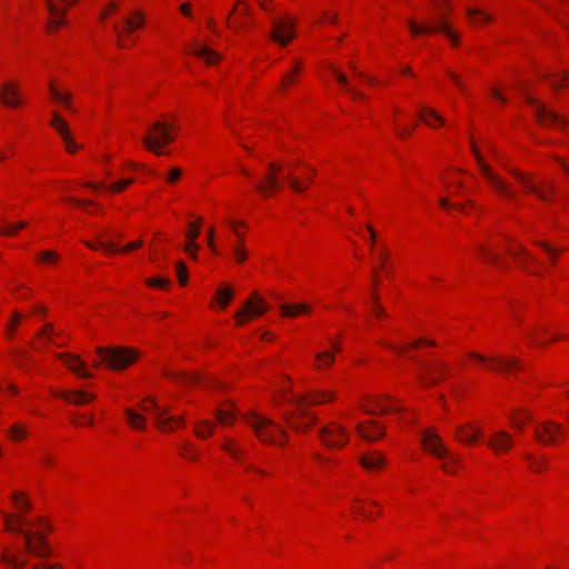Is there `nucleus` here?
Here are the masks:
<instances>
[{"instance_id": "e2e57ef3", "label": "nucleus", "mask_w": 569, "mask_h": 569, "mask_svg": "<svg viewBox=\"0 0 569 569\" xmlns=\"http://www.w3.org/2000/svg\"><path fill=\"white\" fill-rule=\"evenodd\" d=\"M199 246L196 243V240H189L187 241L186 246H184V251L187 253L190 254V257H192L193 259L197 258V250H198Z\"/></svg>"}, {"instance_id": "6e6552de", "label": "nucleus", "mask_w": 569, "mask_h": 569, "mask_svg": "<svg viewBox=\"0 0 569 569\" xmlns=\"http://www.w3.org/2000/svg\"><path fill=\"white\" fill-rule=\"evenodd\" d=\"M408 26L413 36L418 34H430L432 32L442 31L448 38L451 39L453 44H458L459 37L458 34L451 30L445 19L443 12L439 9V17L436 20L435 24L425 23L419 24L415 20H409Z\"/></svg>"}, {"instance_id": "c9c22d12", "label": "nucleus", "mask_w": 569, "mask_h": 569, "mask_svg": "<svg viewBox=\"0 0 569 569\" xmlns=\"http://www.w3.org/2000/svg\"><path fill=\"white\" fill-rule=\"evenodd\" d=\"M216 299L220 303L221 308L224 309L232 299V291L228 287H223L217 290Z\"/></svg>"}, {"instance_id": "4be33fe9", "label": "nucleus", "mask_w": 569, "mask_h": 569, "mask_svg": "<svg viewBox=\"0 0 569 569\" xmlns=\"http://www.w3.org/2000/svg\"><path fill=\"white\" fill-rule=\"evenodd\" d=\"M512 443L511 436L503 430L497 431L487 442L488 447L495 452L508 450L512 447Z\"/></svg>"}, {"instance_id": "f03ea898", "label": "nucleus", "mask_w": 569, "mask_h": 569, "mask_svg": "<svg viewBox=\"0 0 569 569\" xmlns=\"http://www.w3.org/2000/svg\"><path fill=\"white\" fill-rule=\"evenodd\" d=\"M333 399L329 391H317L315 395L289 396L288 402L295 408L283 412V420L297 432H306L316 423V417L307 409L308 405H318Z\"/></svg>"}, {"instance_id": "a19ab883", "label": "nucleus", "mask_w": 569, "mask_h": 569, "mask_svg": "<svg viewBox=\"0 0 569 569\" xmlns=\"http://www.w3.org/2000/svg\"><path fill=\"white\" fill-rule=\"evenodd\" d=\"M236 417V412L232 409H219L216 411V418L221 425H229L233 418Z\"/></svg>"}, {"instance_id": "393cba45", "label": "nucleus", "mask_w": 569, "mask_h": 569, "mask_svg": "<svg viewBox=\"0 0 569 569\" xmlns=\"http://www.w3.org/2000/svg\"><path fill=\"white\" fill-rule=\"evenodd\" d=\"M481 435V430L473 427L459 426L456 432V437L461 442H476Z\"/></svg>"}, {"instance_id": "473e14b6", "label": "nucleus", "mask_w": 569, "mask_h": 569, "mask_svg": "<svg viewBox=\"0 0 569 569\" xmlns=\"http://www.w3.org/2000/svg\"><path fill=\"white\" fill-rule=\"evenodd\" d=\"M282 315L284 317H295L299 312H309L310 308L305 303L299 305H282L281 307Z\"/></svg>"}, {"instance_id": "6ab92c4d", "label": "nucleus", "mask_w": 569, "mask_h": 569, "mask_svg": "<svg viewBox=\"0 0 569 569\" xmlns=\"http://www.w3.org/2000/svg\"><path fill=\"white\" fill-rule=\"evenodd\" d=\"M357 430L365 440L371 442L385 436V428L376 421L359 423Z\"/></svg>"}, {"instance_id": "ddd939ff", "label": "nucleus", "mask_w": 569, "mask_h": 569, "mask_svg": "<svg viewBox=\"0 0 569 569\" xmlns=\"http://www.w3.org/2000/svg\"><path fill=\"white\" fill-rule=\"evenodd\" d=\"M535 435L539 442L552 445L565 435V430L559 423L548 420L536 425Z\"/></svg>"}, {"instance_id": "680f3d73", "label": "nucleus", "mask_w": 569, "mask_h": 569, "mask_svg": "<svg viewBox=\"0 0 569 569\" xmlns=\"http://www.w3.org/2000/svg\"><path fill=\"white\" fill-rule=\"evenodd\" d=\"M21 313L18 312V311H14L12 313V320L11 322L8 325V337H11L12 333H13V330L16 329L17 325L19 323V321L21 320Z\"/></svg>"}, {"instance_id": "aec40b11", "label": "nucleus", "mask_w": 569, "mask_h": 569, "mask_svg": "<svg viewBox=\"0 0 569 569\" xmlns=\"http://www.w3.org/2000/svg\"><path fill=\"white\" fill-rule=\"evenodd\" d=\"M64 361V365L78 377L90 378L91 373L87 371L86 363L80 359L79 356L71 353H61L58 356Z\"/></svg>"}, {"instance_id": "c03bdc74", "label": "nucleus", "mask_w": 569, "mask_h": 569, "mask_svg": "<svg viewBox=\"0 0 569 569\" xmlns=\"http://www.w3.org/2000/svg\"><path fill=\"white\" fill-rule=\"evenodd\" d=\"M286 180L292 190L297 193H301L307 190L308 186L303 184L299 179L295 178L292 174L286 176Z\"/></svg>"}, {"instance_id": "7ed1b4c3", "label": "nucleus", "mask_w": 569, "mask_h": 569, "mask_svg": "<svg viewBox=\"0 0 569 569\" xmlns=\"http://www.w3.org/2000/svg\"><path fill=\"white\" fill-rule=\"evenodd\" d=\"M96 351L99 355L100 360L94 362V366L98 367L103 363L116 371L126 369L139 357V352L137 350L118 346L98 347Z\"/></svg>"}, {"instance_id": "4d7b16f0", "label": "nucleus", "mask_w": 569, "mask_h": 569, "mask_svg": "<svg viewBox=\"0 0 569 569\" xmlns=\"http://www.w3.org/2000/svg\"><path fill=\"white\" fill-rule=\"evenodd\" d=\"M132 182H133L132 179H122L119 182L111 184L109 187V190L113 191V192H119V191L123 190L124 188H127L128 186H130Z\"/></svg>"}, {"instance_id": "4468645a", "label": "nucleus", "mask_w": 569, "mask_h": 569, "mask_svg": "<svg viewBox=\"0 0 569 569\" xmlns=\"http://www.w3.org/2000/svg\"><path fill=\"white\" fill-rule=\"evenodd\" d=\"M266 310L267 306L263 299H261L257 293H253L251 300L246 301L242 309L234 313V317L238 320V325H242L250 318L264 313Z\"/></svg>"}, {"instance_id": "e433bc0d", "label": "nucleus", "mask_w": 569, "mask_h": 569, "mask_svg": "<svg viewBox=\"0 0 569 569\" xmlns=\"http://www.w3.org/2000/svg\"><path fill=\"white\" fill-rule=\"evenodd\" d=\"M27 227L26 221H20L17 223H8L7 226H0V234L12 237L16 234L18 230H21Z\"/></svg>"}, {"instance_id": "a878e982", "label": "nucleus", "mask_w": 569, "mask_h": 569, "mask_svg": "<svg viewBox=\"0 0 569 569\" xmlns=\"http://www.w3.org/2000/svg\"><path fill=\"white\" fill-rule=\"evenodd\" d=\"M419 117L429 127L435 128L437 124H442L443 118L433 109L423 107L419 110Z\"/></svg>"}, {"instance_id": "1a4fd4ad", "label": "nucleus", "mask_w": 569, "mask_h": 569, "mask_svg": "<svg viewBox=\"0 0 569 569\" xmlns=\"http://www.w3.org/2000/svg\"><path fill=\"white\" fill-rule=\"evenodd\" d=\"M472 152L477 159V162L480 167V170L482 174L486 177V179L489 181V183L492 186V188L501 196L506 197L507 199H513L515 192L512 189H510L506 182L500 179L496 173L492 172L490 167L485 162L482 156L480 154L479 150L475 144H472Z\"/></svg>"}, {"instance_id": "338daca9", "label": "nucleus", "mask_w": 569, "mask_h": 569, "mask_svg": "<svg viewBox=\"0 0 569 569\" xmlns=\"http://www.w3.org/2000/svg\"><path fill=\"white\" fill-rule=\"evenodd\" d=\"M222 448L230 453L233 458L238 459L240 456V450L236 449L230 441L223 443Z\"/></svg>"}, {"instance_id": "49530a36", "label": "nucleus", "mask_w": 569, "mask_h": 569, "mask_svg": "<svg viewBox=\"0 0 569 569\" xmlns=\"http://www.w3.org/2000/svg\"><path fill=\"white\" fill-rule=\"evenodd\" d=\"M525 458L530 463V467L535 472H539L546 467V461L543 458H535L531 455H526Z\"/></svg>"}, {"instance_id": "a18cd8bd", "label": "nucleus", "mask_w": 569, "mask_h": 569, "mask_svg": "<svg viewBox=\"0 0 569 569\" xmlns=\"http://www.w3.org/2000/svg\"><path fill=\"white\" fill-rule=\"evenodd\" d=\"M86 246L90 249H97L99 247L108 250V251H112V250H117V246L110 241H108L106 238H102V237H99V243L96 244V243H91V242H86Z\"/></svg>"}, {"instance_id": "c756f323", "label": "nucleus", "mask_w": 569, "mask_h": 569, "mask_svg": "<svg viewBox=\"0 0 569 569\" xmlns=\"http://www.w3.org/2000/svg\"><path fill=\"white\" fill-rule=\"evenodd\" d=\"M124 413L131 428L137 430H143L146 428V418L142 415L130 408H126Z\"/></svg>"}, {"instance_id": "cd10ccee", "label": "nucleus", "mask_w": 569, "mask_h": 569, "mask_svg": "<svg viewBox=\"0 0 569 569\" xmlns=\"http://www.w3.org/2000/svg\"><path fill=\"white\" fill-rule=\"evenodd\" d=\"M49 90L53 101L61 103L63 107L74 112L70 102L71 94L69 92L59 91L52 81L49 82Z\"/></svg>"}, {"instance_id": "7c9ffc66", "label": "nucleus", "mask_w": 569, "mask_h": 569, "mask_svg": "<svg viewBox=\"0 0 569 569\" xmlns=\"http://www.w3.org/2000/svg\"><path fill=\"white\" fill-rule=\"evenodd\" d=\"M193 53L204 59V61L209 64L216 63L220 60V54L206 46L196 48Z\"/></svg>"}, {"instance_id": "39448f33", "label": "nucleus", "mask_w": 569, "mask_h": 569, "mask_svg": "<svg viewBox=\"0 0 569 569\" xmlns=\"http://www.w3.org/2000/svg\"><path fill=\"white\" fill-rule=\"evenodd\" d=\"M171 128V126L164 122H154L152 127L148 128L147 134L141 139L143 146L157 156L163 154L162 146L174 140Z\"/></svg>"}, {"instance_id": "72a5a7b5", "label": "nucleus", "mask_w": 569, "mask_h": 569, "mask_svg": "<svg viewBox=\"0 0 569 569\" xmlns=\"http://www.w3.org/2000/svg\"><path fill=\"white\" fill-rule=\"evenodd\" d=\"M419 345L435 346L436 342L433 340L418 339L411 346H389V345L383 343V346L390 348L392 351H395L398 355H402L408 349L416 348Z\"/></svg>"}, {"instance_id": "6e6d98bb", "label": "nucleus", "mask_w": 569, "mask_h": 569, "mask_svg": "<svg viewBox=\"0 0 569 569\" xmlns=\"http://www.w3.org/2000/svg\"><path fill=\"white\" fill-rule=\"evenodd\" d=\"M316 358L323 366H330L335 360L333 355L329 351L317 353Z\"/></svg>"}, {"instance_id": "423d86ee", "label": "nucleus", "mask_w": 569, "mask_h": 569, "mask_svg": "<svg viewBox=\"0 0 569 569\" xmlns=\"http://www.w3.org/2000/svg\"><path fill=\"white\" fill-rule=\"evenodd\" d=\"M143 411H153V418L157 426L161 431L171 432L176 427L183 425V417L170 416L169 408L160 407L157 400L149 397L144 400V405L141 407Z\"/></svg>"}, {"instance_id": "b1692460", "label": "nucleus", "mask_w": 569, "mask_h": 569, "mask_svg": "<svg viewBox=\"0 0 569 569\" xmlns=\"http://www.w3.org/2000/svg\"><path fill=\"white\" fill-rule=\"evenodd\" d=\"M511 173L516 177L519 183L529 192L536 193L542 200H549V196L545 191L538 190L531 180V177L519 170H511Z\"/></svg>"}, {"instance_id": "774afa93", "label": "nucleus", "mask_w": 569, "mask_h": 569, "mask_svg": "<svg viewBox=\"0 0 569 569\" xmlns=\"http://www.w3.org/2000/svg\"><path fill=\"white\" fill-rule=\"evenodd\" d=\"M33 569H62V567L59 563H44L41 565L40 562H33L32 563Z\"/></svg>"}, {"instance_id": "37998d69", "label": "nucleus", "mask_w": 569, "mask_h": 569, "mask_svg": "<svg viewBox=\"0 0 569 569\" xmlns=\"http://www.w3.org/2000/svg\"><path fill=\"white\" fill-rule=\"evenodd\" d=\"M468 17L472 23H485L491 19L487 13L478 9L469 10Z\"/></svg>"}, {"instance_id": "13d9d810", "label": "nucleus", "mask_w": 569, "mask_h": 569, "mask_svg": "<svg viewBox=\"0 0 569 569\" xmlns=\"http://www.w3.org/2000/svg\"><path fill=\"white\" fill-rule=\"evenodd\" d=\"M547 332H548L547 328H541L540 330H537L536 332H531L530 337L535 343L542 345L546 342V340L543 338V333H547Z\"/></svg>"}, {"instance_id": "69168bd1", "label": "nucleus", "mask_w": 569, "mask_h": 569, "mask_svg": "<svg viewBox=\"0 0 569 569\" xmlns=\"http://www.w3.org/2000/svg\"><path fill=\"white\" fill-rule=\"evenodd\" d=\"M350 68L352 69V72L355 74V77H358V78H363L366 79L370 84H375L376 83V79L373 77H370V76H366L365 73H362L361 71H359L353 64H350Z\"/></svg>"}, {"instance_id": "0e129e2a", "label": "nucleus", "mask_w": 569, "mask_h": 569, "mask_svg": "<svg viewBox=\"0 0 569 569\" xmlns=\"http://www.w3.org/2000/svg\"><path fill=\"white\" fill-rule=\"evenodd\" d=\"M531 417L529 413L527 412H523V418H518V417H512V425L518 428L519 430H521L523 428V425H525V421L526 420H530Z\"/></svg>"}, {"instance_id": "9d476101", "label": "nucleus", "mask_w": 569, "mask_h": 569, "mask_svg": "<svg viewBox=\"0 0 569 569\" xmlns=\"http://www.w3.org/2000/svg\"><path fill=\"white\" fill-rule=\"evenodd\" d=\"M319 435L322 443L328 448H342L348 441L347 430L336 422L320 428Z\"/></svg>"}, {"instance_id": "bf43d9fd", "label": "nucleus", "mask_w": 569, "mask_h": 569, "mask_svg": "<svg viewBox=\"0 0 569 569\" xmlns=\"http://www.w3.org/2000/svg\"><path fill=\"white\" fill-rule=\"evenodd\" d=\"M232 252L238 262H243L248 256L246 249L240 244L234 246Z\"/></svg>"}, {"instance_id": "ea45409f", "label": "nucleus", "mask_w": 569, "mask_h": 569, "mask_svg": "<svg viewBox=\"0 0 569 569\" xmlns=\"http://www.w3.org/2000/svg\"><path fill=\"white\" fill-rule=\"evenodd\" d=\"M536 244L546 251V253L551 259L552 264L556 262L557 257L563 251L562 249L555 248L550 243L545 241H536Z\"/></svg>"}, {"instance_id": "2f4dec72", "label": "nucleus", "mask_w": 569, "mask_h": 569, "mask_svg": "<svg viewBox=\"0 0 569 569\" xmlns=\"http://www.w3.org/2000/svg\"><path fill=\"white\" fill-rule=\"evenodd\" d=\"M214 423L209 420H201L196 425L194 433L199 438H208L213 433Z\"/></svg>"}, {"instance_id": "de8ad7c7", "label": "nucleus", "mask_w": 569, "mask_h": 569, "mask_svg": "<svg viewBox=\"0 0 569 569\" xmlns=\"http://www.w3.org/2000/svg\"><path fill=\"white\" fill-rule=\"evenodd\" d=\"M371 312L373 315H376L378 318L386 317V311L383 310V308L381 307V305L379 302V296L377 295V292L372 293Z\"/></svg>"}, {"instance_id": "58836bf2", "label": "nucleus", "mask_w": 569, "mask_h": 569, "mask_svg": "<svg viewBox=\"0 0 569 569\" xmlns=\"http://www.w3.org/2000/svg\"><path fill=\"white\" fill-rule=\"evenodd\" d=\"M143 22H144V16L141 11H137L134 13V18L124 19V23H126L128 30H130V31L141 28L143 26Z\"/></svg>"}, {"instance_id": "f257e3e1", "label": "nucleus", "mask_w": 569, "mask_h": 569, "mask_svg": "<svg viewBox=\"0 0 569 569\" xmlns=\"http://www.w3.org/2000/svg\"><path fill=\"white\" fill-rule=\"evenodd\" d=\"M6 528L10 532L19 533L23 537V556L3 552L1 560L12 569H22L28 563V556L36 558H47L52 549L48 540V533L53 530L52 526L42 517L34 520H28L23 515L4 513Z\"/></svg>"}, {"instance_id": "864d4df0", "label": "nucleus", "mask_w": 569, "mask_h": 569, "mask_svg": "<svg viewBox=\"0 0 569 569\" xmlns=\"http://www.w3.org/2000/svg\"><path fill=\"white\" fill-rule=\"evenodd\" d=\"M9 435L14 440H21L26 437V430L20 425H14L9 429Z\"/></svg>"}, {"instance_id": "9b49d317", "label": "nucleus", "mask_w": 569, "mask_h": 569, "mask_svg": "<svg viewBox=\"0 0 569 569\" xmlns=\"http://www.w3.org/2000/svg\"><path fill=\"white\" fill-rule=\"evenodd\" d=\"M296 37L295 22L290 18H274L270 38L280 46H287Z\"/></svg>"}, {"instance_id": "5fc2aeb1", "label": "nucleus", "mask_w": 569, "mask_h": 569, "mask_svg": "<svg viewBox=\"0 0 569 569\" xmlns=\"http://www.w3.org/2000/svg\"><path fill=\"white\" fill-rule=\"evenodd\" d=\"M147 284L154 288H166L169 284V280L162 277H154L147 279Z\"/></svg>"}, {"instance_id": "bb28decb", "label": "nucleus", "mask_w": 569, "mask_h": 569, "mask_svg": "<svg viewBox=\"0 0 569 569\" xmlns=\"http://www.w3.org/2000/svg\"><path fill=\"white\" fill-rule=\"evenodd\" d=\"M48 11L50 12V20L48 22V28L50 30H54L64 24L63 16L60 14L59 9L51 0H44Z\"/></svg>"}, {"instance_id": "dca6fc26", "label": "nucleus", "mask_w": 569, "mask_h": 569, "mask_svg": "<svg viewBox=\"0 0 569 569\" xmlns=\"http://www.w3.org/2000/svg\"><path fill=\"white\" fill-rule=\"evenodd\" d=\"M421 382L425 386L436 385L440 381L441 375L447 370V366L442 362L420 363Z\"/></svg>"}, {"instance_id": "0eeeda50", "label": "nucleus", "mask_w": 569, "mask_h": 569, "mask_svg": "<svg viewBox=\"0 0 569 569\" xmlns=\"http://www.w3.org/2000/svg\"><path fill=\"white\" fill-rule=\"evenodd\" d=\"M421 442L425 450L435 455L439 459H446L448 462L442 465V469L448 473H455L449 463H458V458L452 456L443 446L441 439L432 430H425L421 436Z\"/></svg>"}, {"instance_id": "5701e85b", "label": "nucleus", "mask_w": 569, "mask_h": 569, "mask_svg": "<svg viewBox=\"0 0 569 569\" xmlns=\"http://www.w3.org/2000/svg\"><path fill=\"white\" fill-rule=\"evenodd\" d=\"M58 397L62 398L63 400L81 406L84 403H88L92 400H94L96 396L93 393L87 392V391H63V392H57Z\"/></svg>"}, {"instance_id": "f704fd0d", "label": "nucleus", "mask_w": 569, "mask_h": 569, "mask_svg": "<svg viewBox=\"0 0 569 569\" xmlns=\"http://www.w3.org/2000/svg\"><path fill=\"white\" fill-rule=\"evenodd\" d=\"M335 76L337 77V80L345 86L346 88V91L348 93H350L353 98H357V99H363L365 98V94L353 88H350L348 87V79L346 77V74H343L342 72L338 71V70H332Z\"/></svg>"}, {"instance_id": "a211bd4d", "label": "nucleus", "mask_w": 569, "mask_h": 569, "mask_svg": "<svg viewBox=\"0 0 569 569\" xmlns=\"http://www.w3.org/2000/svg\"><path fill=\"white\" fill-rule=\"evenodd\" d=\"M0 100L4 106L11 108H18L23 103L19 94L18 86L11 82L1 84Z\"/></svg>"}, {"instance_id": "3c124183", "label": "nucleus", "mask_w": 569, "mask_h": 569, "mask_svg": "<svg viewBox=\"0 0 569 569\" xmlns=\"http://www.w3.org/2000/svg\"><path fill=\"white\" fill-rule=\"evenodd\" d=\"M200 221L198 222H191L188 224V231H187V239L189 240H196L200 234Z\"/></svg>"}, {"instance_id": "603ef678", "label": "nucleus", "mask_w": 569, "mask_h": 569, "mask_svg": "<svg viewBox=\"0 0 569 569\" xmlns=\"http://www.w3.org/2000/svg\"><path fill=\"white\" fill-rule=\"evenodd\" d=\"M550 84L556 89L562 86L569 87V72L561 73L557 79L550 81Z\"/></svg>"}, {"instance_id": "09e8293b", "label": "nucleus", "mask_w": 569, "mask_h": 569, "mask_svg": "<svg viewBox=\"0 0 569 569\" xmlns=\"http://www.w3.org/2000/svg\"><path fill=\"white\" fill-rule=\"evenodd\" d=\"M183 381L190 385L207 387V380L200 375H186Z\"/></svg>"}, {"instance_id": "052dcab7", "label": "nucleus", "mask_w": 569, "mask_h": 569, "mask_svg": "<svg viewBox=\"0 0 569 569\" xmlns=\"http://www.w3.org/2000/svg\"><path fill=\"white\" fill-rule=\"evenodd\" d=\"M479 250L480 252L486 257V259L489 261V262H493V263H499V257L497 253L495 252H491L490 250H488L487 248H485L483 246H480L479 247Z\"/></svg>"}, {"instance_id": "c85d7f7f", "label": "nucleus", "mask_w": 569, "mask_h": 569, "mask_svg": "<svg viewBox=\"0 0 569 569\" xmlns=\"http://www.w3.org/2000/svg\"><path fill=\"white\" fill-rule=\"evenodd\" d=\"M491 360L496 361L497 366L490 368L500 372L520 369V365L516 358H491Z\"/></svg>"}, {"instance_id": "79ce46f5", "label": "nucleus", "mask_w": 569, "mask_h": 569, "mask_svg": "<svg viewBox=\"0 0 569 569\" xmlns=\"http://www.w3.org/2000/svg\"><path fill=\"white\" fill-rule=\"evenodd\" d=\"M299 72H300V66L296 64L295 68L290 72H287L282 77L281 83H280V89L283 90L287 86L295 83L297 80V74Z\"/></svg>"}, {"instance_id": "4c0bfd02", "label": "nucleus", "mask_w": 569, "mask_h": 569, "mask_svg": "<svg viewBox=\"0 0 569 569\" xmlns=\"http://www.w3.org/2000/svg\"><path fill=\"white\" fill-rule=\"evenodd\" d=\"M14 507L22 512H28L31 509L30 502L24 498L23 493L14 492L12 495Z\"/></svg>"}, {"instance_id": "20e7f679", "label": "nucleus", "mask_w": 569, "mask_h": 569, "mask_svg": "<svg viewBox=\"0 0 569 569\" xmlns=\"http://www.w3.org/2000/svg\"><path fill=\"white\" fill-rule=\"evenodd\" d=\"M243 419L244 422L252 428L257 438L263 443H276L277 433L282 438L288 437V432L281 425L260 413L252 411Z\"/></svg>"}, {"instance_id": "412c9836", "label": "nucleus", "mask_w": 569, "mask_h": 569, "mask_svg": "<svg viewBox=\"0 0 569 569\" xmlns=\"http://www.w3.org/2000/svg\"><path fill=\"white\" fill-rule=\"evenodd\" d=\"M359 462L367 470H381L387 460L379 451H369L359 458Z\"/></svg>"}, {"instance_id": "f3484780", "label": "nucleus", "mask_w": 569, "mask_h": 569, "mask_svg": "<svg viewBox=\"0 0 569 569\" xmlns=\"http://www.w3.org/2000/svg\"><path fill=\"white\" fill-rule=\"evenodd\" d=\"M269 170L270 171L263 178V182L257 184V189L266 196L272 194L281 187L278 178V172L281 170V164L271 162L269 163Z\"/></svg>"}, {"instance_id": "8fccbe9b", "label": "nucleus", "mask_w": 569, "mask_h": 569, "mask_svg": "<svg viewBox=\"0 0 569 569\" xmlns=\"http://www.w3.org/2000/svg\"><path fill=\"white\" fill-rule=\"evenodd\" d=\"M187 273H188V271H187L186 264L182 261H179L177 263V277H178L179 283L182 286H184L188 281Z\"/></svg>"}, {"instance_id": "2eb2a0df", "label": "nucleus", "mask_w": 569, "mask_h": 569, "mask_svg": "<svg viewBox=\"0 0 569 569\" xmlns=\"http://www.w3.org/2000/svg\"><path fill=\"white\" fill-rule=\"evenodd\" d=\"M49 124L61 136L68 152L73 153L77 149L80 148V146L73 141L70 128L66 120L59 114V112H52V119Z\"/></svg>"}, {"instance_id": "f8f14e48", "label": "nucleus", "mask_w": 569, "mask_h": 569, "mask_svg": "<svg viewBox=\"0 0 569 569\" xmlns=\"http://www.w3.org/2000/svg\"><path fill=\"white\" fill-rule=\"evenodd\" d=\"M526 99L529 103H531L533 106L536 118L541 124L547 126V127L556 126L561 129L568 124V121L563 117L549 110L547 107L539 103L533 98L526 96Z\"/></svg>"}]
</instances>
